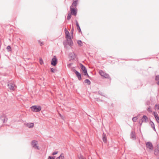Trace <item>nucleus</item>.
<instances>
[{"instance_id": "f257e3e1", "label": "nucleus", "mask_w": 159, "mask_h": 159, "mask_svg": "<svg viewBox=\"0 0 159 159\" xmlns=\"http://www.w3.org/2000/svg\"><path fill=\"white\" fill-rule=\"evenodd\" d=\"M7 86L11 90L14 91L15 90L16 87L15 84L12 81H10L8 83Z\"/></svg>"}, {"instance_id": "f03ea898", "label": "nucleus", "mask_w": 159, "mask_h": 159, "mask_svg": "<svg viewBox=\"0 0 159 159\" xmlns=\"http://www.w3.org/2000/svg\"><path fill=\"white\" fill-rule=\"evenodd\" d=\"M31 108L32 110L35 112H37L40 111L41 109V107L39 106H32Z\"/></svg>"}, {"instance_id": "7ed1b4c3", "label": "nucleus", "mask_w": 159, "mask_h": 159, "mask_svg": "<svg viewBox=\"0 0 159 159\" xmlns=\"http://www.w3.org/2000/svg\"><path fill=\"white\" fill-rule=\"evenodd\" d=\"M71 14L75 16H76L77 13V9L76 8H74L72 6H71L70 7Z\"/></svg>"}, {"instance_id": "20e7f679", "label": "nucleus", "mask_w": 159, "mask_h": 159, "mask_svg": "<svg viewBox=\"0 0 159 159\" xmlns=\"http://www.w3.org/2000/svg\"><path fill=\"white\" fill-rule=\"evenodd\" d=\"M80 66L81 69L83 71V72L84 73V75H87L88 77L89 78L90 77L88 74L87 69L85 67V66L82 64H80Z\"/></svg>"}, {"instance_id": "39448f33", "label": "nucleus", "mask_w": 159, "mask_h": 159, "mask_svg": "<svg viewBox=\"0 0 159 159\" xmlns=\"http://www.w3.org/2000/svg\"><path fill=\"white\" fill-rule=\"evenodd\" d=\"M71 70L75 73L76 75L79 80H82L81 75V74L78 71H77L75 69H72Z\"/></svg>"}, {"instance_id": "423d86ee", "label": "nucleus", "mask_w": 159, "mask_h": 159, "mask_svg": "<svg viewBox=\"0 0 159 159\" xmlns=\"http://www.w3.org/2000/svg\"><path fill=\"white\" fill-rule=\"evenodd\" d=\"M57 63V59L56 57L55 56L52 59L51 64L53 66H55Z\"/></svg>"}, {"instance_id": "0eeeda50", "label": "nucleus", "mask_w": 159, "mask_h": 159, "mask_svg": "<svg viewBox=\"0 0 159 159\" xmlns=\"http://www.w3.org/2000/svg\"><path fill=\"white\" fill-rule=\"evenodd\" d=\"M37 141L33 140L31 142V145L34 148L39 150V146L37 145Z\"/></svg>"}, {"instance_id": "6e6552de", "label": "nucleus", "mask_w": 159, "mask_h": 159, "mask_svg": "<svg viewBox=\"0 0 159 159\" xmlns=\"http://www.w3.org/2000/svg\"><path fill=\"white\" fill-rule=\"evenodd\" d=\"M146 146L147 148H149L151 151L153 149V145L151 142H148L146 143Z\"/></svg>"}, {"instance_id": "1a4fd4ad", "label": "nucleus", "mask_w": 159, "mask_h": 159, "mask_svg": "<svg viewBox=\"0 0 159 159\" xmlns=\"http://www.w3.org/2000/svg\"><path fill=\"white\" fill-rule=\"evenodd\" d=\"M66 39L68 45L70 47L73 46V43L71 38V37L70 36V38L69 37H68Z\"/></svg>"}, {"instance_id": "9d476101", "label": "nucleus", "mask_w": 159, "mask_h": 159, "mask_svg": "<svg viewBox=\"0 0 159 159\" xmlns=\"http://www.w3.org/2000/svg\"><path fill=\"white\" fill-rule=\"evenodd\" d=\"M142 122L147 123L149 121V119L145 115L143 116V117L141 119Z\"/></svg>"}, {"instance_id": "9b49d317", "label": "nucleus", "mask_w": 159, "mask_h": 159, "mask_svg": "<svg viewBox=\"0 0 159 159\" xmlns=\"http://www.w3.org/2000/svg\"><path fill=\"white\" fill-rule=\"evenodd\" d=\"M130 137L131 139H136V137L135 135V132L134 131H131L130 134Z\"/></svg>"}, {"instance_id": "f8f14e48", "label": "nucleus", "mask_w": 159, "mask_h": 159, "mask_svg": "<svg viewBox=\"0 0 159 159\" xmlns=\"http://www.w3.org/2000/svg\"><path fill=\"white\" fill-rule=\"evenodd\" d=\"M69 56L71 57L72 60H74L76 57L75 54L74 52H70L69 53Z\"/></svg>"}, {"instance_id": "ddd939ff", "label": "nucleus", "mask_w": 159, "mask_h": 159, "mask_svg": "<svg viewBox=\"0 0 159 159\" xmlns=\"http://www.w3.org/2000/svg\"><path fill=\"white\" fill-rule=\"evenodd\" d=\"M153 114L156 120L157 121V122L159 123V117L158 116V114H157V113L155 112H153Z\"/></svg>"}, {"instance_id": "4468645a", "label": "nucleus", "mask_w": 159, "mask_h": 159, "mask_svg": "<svg viewBox=\"0 0 159 159\" xmlns=\"http://www.w3.org/2000/svg\"><path fill=\"white\" fill-rule=\"evenodd\" d=\"M65 32L66 34V38H67L69 37H70L71 36L69 34V32L66 30V28L65 29Z\"/></svg>"}, {"instance_id": "2eb2a0df", "label": "nucleus", "mask_w": 159, "mask_h": 159, "mask_svg": "<svg viewBox=\"0 0 159 159\" xmlns=\"http://www.w3.org/2000/svg\"><path fill=\"white\" fill-rule=\"evenodd\" d=\"M102 140L104 143H106L107 142V137L106 134L103 133L102 134Z\"/></svg>"}, {"instance_id": "dca6fc26", "label": "nucleus", "mask_w": 159, "mask_h": 159, "mask_svg": "<svg viewBox=\"0 0 159 159\" xmlns=\"http://www.w3.org/2000/svg\"><path fill=\"white\" fill-rule=\"evenodd\" d=\"M154 154L156 156H159V149L156 148L154 150Z\"/></svg>"}, {"instance_id": "f3484780", "label": "nucleus", "mask_w": 159, "mask_h": 159, "mask_svg": "<svg viewBox=\"0 0 159 159\" xmlns=\"http://www.w3.org/2000/svg\"><path fill=\"white\" fill-rule=\"evenodd\" d=\"M78 0H73V2L72 3V5L71 6H72L73 7H76L77 5V2Z\"/></svg>"}, {"instance_id": "a211bd4d", "label": "nucleus", "mask_w": 159, "mask_h": 159, "mask_svg": "<svg viewBox=\"0 0 159 159\" xmlns=\"http://www.w3.org/2000/svg\"><path fill=\"white\" fill-rule=\"evenodd\" d=\"M26 125L28 128H31L34 126V124L32 123H27Z\"/></svg>"}, {"instance_id": "6ab92c4d", "label": "nucleus", "mask_w": 159, "mask_h": 159, "mask_svg": "<svg viewBox=\"0 0 159 159\" xmlns=\"http://www.w3.org/2000/svg\"><path fill=\"white\" fill-rule=\"evenodd\" d=\"M76 25L77 26V29L78 30L79 32H81V31L80 28V26L79 25V24L78 22L76 20Z\"/></svg>"}, {"instance_id": "aec40b11", "label": "nucleus", "mask_w": 159, "mask_h": 159, "mask_svg": "<svg viewBox=\"0 0 159 159\" xmlns=\"http://www.w3.org/2000/svg\"><path fill=\"white\" fill-rule=\"evenodd\" d=\"M64 154L62 153L57 158V159H64Z\"/></svg>"}, {"instance_id": "412c9836", "label": "nucleus", "mask_w": 159, "mask_h": 159, "mask_svg": "<svg viewBox=\"0 0 159 159\" xmlns=\"http://www.w3.org/2000/svg\"><path fill=\"white\" fill-rule=\"evenodd\" d=\"M99 73L100 74V75L102 76H104V75H105V73L103 70H100L99 71Z\"/></svg>"}, {"instance_id": "4be33fe9", "label": "nucleus", "mask_w": 159, "mask_h": 159, "mask_svg": "<svg viewBox=\"0 0 159 159\" xmlns=\"http://www.w3.org/2000/svg\"><path fill=\"white\" fill-rule=\"evenodd\" d=\"M103 77L106 78H107L111 80V78L110 76V75H109V74H107L105 73V74Z\"/></svg>"}, {"instance_id": "5701e85b", "label": "nucleus", "mask_w": 159, "mask_h": 159, "mask_svg": "<svg viewBox=\"0 0 159 159\" xmlns=\"http://www.w3.org/2000/svg\"><path fill=\"white\" fill-rule=\"evenodd\" d=\"M84 82L85 83H87V84L88 85H90L91 83L89 79H86L85 80H84Z\"/></svg>"}, {"instance_id": "b1692460", "label": "nucleus", "mask_w": 159, "mask_h": 159, "mask_svg": "<svg viewBox=\"0 0 159 159\" xmlns=\"http://www.w3.org/2000/svg\"><path fill=\"white\" fill-rule=\"evenodd\" d=\"M77 43L80 46H81L82 45V42L80 40H78Z\"/></svg>"}, {"instance_id": "393cba45", "label": "nucleus", "mask_w": 159, "mask_h": 159, "mask_svg": "<svg viewBox=\"0 0 159 159\" xmlns=\"http://www.w3.org/2000/svg\"><path fill=\"white\" fill-rule=\"evenodd\" d=\"M7 49L8 52L11 51V48L10 46H8L7 47Z\"/></svg>"}, {"instance_id": "a878e982", "label": "nucleus", "mask_w": 159, "mask_h": 159, "mask_svg": "<svg viewBox=\"0 0 159 159\" xmlns=\"http://www.w3.org/2000/svg\"><path fill=\"white\" fill-rule=\"evenodd\" d=\"M71 15H72L71 13H68V16H67V19L68 20H70L71 18Z\"/></svg>"}, {"instance_id": "bb28decb", "label": "nucleus", "mask_w": 159, "mask_h": 159, "mask_svg": "<svg viewBox=\"0 0 159 159\" xmlns=\"http://www.w3.org/2000/svg\"><path fill=\"white\" fill-rule=\"evenodd\" d=\"M74 31V27L73 26L70 31L71 37H73V32Z\"/></svg>"}, {"instance_id": "cd10ccee", "label": "nucleus", "mask_w": 159, "mask_h": 159, "mask_svg": "<svg viewBox=\"0 0 159 159\" xmlns=\"http://www.w3.org/2000/svg\"><path fill=\"white\" fill-rule=\"evenodd\" d=\"M150 124L151 126V127L153 128L154 127V126H155L154 124L152 121H151L150 122Z\"/></svg>"}, {"instance_id": "c85d7f7f", "label": "nucleus", "mask_w": 159, "mask_h": 159, "mask_svg": "<svg viewBox=\"0 0 159 159\" xmlns=\"http://www.w3.org/2000/svg\"><path fill=\"white\" fill-rule=\"evenodd\" d=\"M79 159H86V158L81 155H80L79 157Z\"/></svg>"}, {"instance_id": "c756f323", "label": "nucleus", "mask_w": 159, "mask_h": 159, "mask_svg": "<svg viewBox=\"0 0 159 159\" xmlns=\"http://www.w3.org/2000/svg\"><path fill=\"white\" fill-rule=\"evenodd\" d=\"M138 116H135L133 118L132 120L134 122H136Z\"/></svg>"}, {"instance_id": "7c9ffc66", "label": "nucleus", "mask_w": 159, "mask_h": 159, "mask_svg": "<svg viewBox=\"0 0 159 159\" xmlns=\"http://www.w3.org/2000/svg\"><path fill=\"white\" fill-rule=\"evenodd\" d=\"M39 63L41 65H42L43 64V62L42 58H41L39 59Z\"/></svg>"}, {"instance_id": "2f4dec72", "label": "nucleus", "mask_w": 159, "mask_h": 159, "mask_svg": "<svg viewBox=\"0 0 159 159\" xmlns=\"http://www.w3.org/2000/svg\"><path fill=\"white\" fill-rule=\"evenodd\" d=\"M5 116H4V115L3 114H2L0 116V119L2 120L3 118Z\"/></svg>"}, {"instance_id": "473e14b6", "label": "nucleus", "mask_w": 159, "mask_h": 159, "mask_svg": "<svg viewBox=\"0 0 159 159\" xmlns=\"http://www.w3.org/2000/svg\"><path fill=\"white\" fill-rule=\"evenodd\" d=\"M155 80H159V75H157L156 76Z\"/></svg>"}, {"instance_id": "72a5a7b5", "label": "nucleus", "mask_w": 159, "mask_h": 159, "mask_svg": "<svg viewBox=\"0 0 159 159\" xmlns=\"http://www.w3.org/2000/svg\"><path fill=\"white\" fill-rule=\"evenodd\" d=\"M147 110L148 111L151 112V109L150 107H149L147 108Z\"/></svg>"}, {"instance_id": "f704fd0d", "label": "nucleus", "mask_w": 159, "mask_h": 159, "mask_svg": "<svg viewBox=\"0 0 159 159\" xmlns=\"http://www.w3.org/2000/svg\"><path fill=\"white\" fill-rule=\"evenodd\" d=\"M7 118L6 119V120L5 116L3 119L2 120V121L3 123H5L6 121H7Z\"/></svg>"}, {"instance_id": "c9c22d12", "label": "nucleus", "mask_w": 159, "mask_h": 159, "mask_svg": "<svg viewBox=\"0 0 159 159\" xmlns=\"http://www.w3.org/2000/svg\"><path fill=\"white\" fill-rule=\"evenodd\" d=\"M58 153V151H55L52 153V155H55L57 154Z\"/></svg>"}, {"instance_id": "e433bc0d", "label": "nucleus", "mask_w": 159, "mask_h": 159, "mask_svg": "<svg viewBox=\"0 0 159 159\" xmlns=\"http://www.w3.org/2000/svg\"><path fill=\"white\" fill-rule=\"evenodd\" d=\"M55 157H51L49 156L48 157V159H55Z\"/></svg>"}, {"instance_id": "4c0bfd02", "label": "nucleus", "mask_w": 159, "mask_h": 159, "mask_svg": "<svg viewBox=\"0 0 159 159\" xmlns=\"http://www.w3.org/2000/svg\"><path fill=\"white\" fill-rule=\"evenodd\" d=\"M51 71L52 73H54L55 71V70L53 68H52L51 69Z\"/></svg>"}, {"instance_id": "58836bf2", "label": "nucleus", "mask_w": 159, "mask_h": 159, "mask_svg": "<svg viewBox=\"0 0 159 159\" xmlns=\"http://www.w3.org/2000/svg\"><path fill=\"white\" fill-rule=\"evenodd\" d=\"M39 43L40 44V45L41 46L43 44V43L41 42L40 40L38 41Z\"/></svg>"}, {"instance_id": "ea45409f", "label": "nucleus", "mask_w": 159, "mask_h": 159, "mask_svg": "<svg viewBox=\"0 0 159 159\" xmlns=\"http://www.w3.org/2000/svg\"><path fill=\"white\" fill-rule=\"evenodd\" d=\"M98 93H99V94L100 95H101V96H104V95H103V93H102L101 91H98Z\"/></svg>"}, {"instance_id": "a19ab883", "label": "nucleus", "mask_w": 159, "mask_h": 159, "mask_svg": "<svg viewBox=\"0 0 159 159\" xmlns=\"http://www.w3.org/2000/svg\"><path fill=\"white\" fill-rule=\"evenodd\" d=\"M72 63H70V64H69L68 65V67H70L71 66V65H72Z\"/></svg>"}, {"instance_id": "79ce46f5", "label": "nucleus", "mask_w": 159, "mask_h": 159, "mask_svg": "<svg viewBox=\"0 0 159 159\" xmlns=\"http://www.w3.org/2000/svg\"><path fill=\"white\" fill-rule=\"evenodd\" d=\"M157 148L158 149H159V144H157Z\"/></svg>"}, {"instance_id": "37998d69", "label": "nucleus", "mask_w": 159, "mask_h": 159, "mask_svg": "<svg viewBox=\"0 0 159 159\" xmlns=\"http://www.w3.org/2000/svg\"><path fill=\"white\" fill-rule=\"evenodd\" d=\"M152 128L153 129V130H154V131H156V129H155V126H154V127H153V128Z\"/></svg>"}, {"instance_id": "c03bdc74", "label": "nucleus", "mask_w": 159, "mask_h": 159, "mask_svg": "<svg viewBox=\"0 0 159 159\" xmlns=\"http://www.w3.org/2000/svg\"><path fill=\"white\" fill-rule=\"evenodd\" d=\"M157 84L159 85V81H158L157 83Z\"/></svg>"}, {"instance_id": "a18cd8bd", "label": "nucleus", "mask_w": 159, "mask_h": 159, "mask_svg": "<svg viewBox=\"0 0 159 159\" xmlns=\"http://www.w3.org/2000/svg\"><path fill=\"white\" fill-rule=\"evenodd\" d=\"M157 104H156V105H155V107H157Z\"/></svg>"}, {"instance_id": "49530a36", "label": "nucleus", "mask_w": 159, "mask_h": 159, "mask_svg": "<svg viewBox=\"0 0 159 159\" xmlns=\"http://www.w3.org/2000/svg\"><path fill=\"white\" fill-rule=\"evenodd\" d=\"M158 110H159V106H158Z\"/></svg>"}]
</instances>
